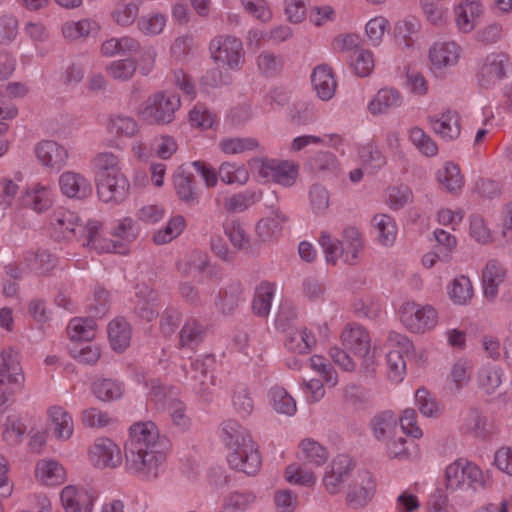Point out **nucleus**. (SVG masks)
Listing matches in <instances>:
<instances>
[{"mask_svg": "<svg viewBox=\"0 0 512 512\" xmlns=\"http://www.w3.org/2000/svg\"><path fill=\"white\" fill-rule=\"evenodd\" d=\"M284 479L293 485L312 488L316 485L318 477L313 470L292 463L285 468Z\"/></svg>", "mask_w": 512, "mask_h": 512, "instance_id": "56", "label": "nucleus"}, {"mask_svg": "<svg viewBox=\"0 0 512 512\" xmlns=\"http://www.w3.org/2000/svg\"><path fill=\"white\" fill-rule=\"evenodd\" d=\"M296 457L304 464L318 468L327 462L329 453L327 448L318 441L304 438L297 446Z\"/></svg>", "mask_w": 512, "mask_h": 512, "instance_id": "31", "label": "nucleus"}, {"mask_svg": "<svg viewBox=\"0 0 512 512\" xmlns=\"http://www.w3.org/2000/svg\"><path fill=\"white\" fill-rule=\"evenodd\" d=\"M165 447L156 424L152 421L136 422L129 428L125 450Z\"/></svg>", "mask_w": 512, "mask_h": 512, "instance_id": "20", "label": "nucleus"}, {"mask_svg": "<svg viewBox=\"0 0 512 512\" xmlns=\"http://www.w3.org/2000/svg\"><path fill=\"white\" fill-rule=\"evenodd\" d=\"M102 224L98 221H89L85 226V245L98 253H119L125 254L127 247L116 244L101 235Z\"/></svg>", "mask_w": 512, "mask_h": 512, "instance_id": "29", "label": "nucleus"}, {"mask_svg": "<svg viewBox=\"0 0 512 512\" xmlns=\"http://www.w3.org/2000/svg\"><path fill=\"white\" fill-rule=\"evenodd\" d=\"M135 313L147 322L158 316L159 303L157 293L153 290H140L136 295Z\"/></svg>", "mask_w": 512, "mask_h": 512, "instance_id": "48", "label": "nucleus"}, {"mask_svg": "<svg viewBox=\"0 0 512 512\" xmlns=\"http://www.w3.org/2000/svg\"><path fill=\"white\" fill-rule=\"evenodd\" d=\"M205 333L202 323L194 318L187 319L179 332V346L192 350L203 341Z\"/></svg>", "mask_w": 512, "mask_h": 512, "instance_id": "50", "label": "nucleus"}, {"mask_svg": "<svg viewBox=\"0 0 512 512\" xmlns=\"http://www.w3.org/2000/svg\"><path fill=\"white\" fill-rule=\"evenodd\" d=\"M433 132L444 141L456 140L462 130L461 116L453 109H444L428 119Z\"/></svg>", "mask_w": 512, "mask_h": 512, "instance_id": "24", "label": "nucleus"}, {"mask_svg": "<svg viewBox=\"0 0 512 512\" xmlns=\"http://www.w3.org/2000/svg\"><path fill=\"white\" fill-rule=\"evenodd\" d=\"M398 423V417L393 411L386 410L376 414L370 421V429L373 436L384 441L395 431Z\"/></svg>", "mask_w": 512, "mask_h": 512, "instance_id": "45", "label": "nucleus"}, {"mask_svg": "<svg viewBox=\"0 0 512 512\" xmlns=\"http://www.w3.org/2000/svg\"><path fill=\"white\" fill-rule=\"evenodd\" d=\"M472 375V363L467 359L457 360L447 375L446 383L453 392H459L468 386Z\"/></svg>", "mask_w": 512, "mask_h": 512, "instance_id": "42", "label": "nucleus"}, {"mask_svg": "<svg viewBox=\"0 0 512 512\" xmlns=\"http://www.w3.org/2000/svg\"><path fill=\"white\" fill-rule=\"evenodd\" d=\"M389 28V20L382 15H377L369 19L365 24V35L368 42L372 46L378 47L383 42L384 36Z\"/></svg>", "mask_w": 512, "mask_h": 512, "instance_id": "64", "label": "nucleus"}, {"mask_svg": "<svg viewBox=\"0 0 512 512\" xmlns=\"http://www.w3.org/2000/svg\"><path fill=\"white\" fill-rule=\"evenodd\" d=\"M60 192L73 199H85L92 193L91 182L81 173L68 170L58 179Z\"/></svg>", "mask_w": 512, "mask_h": 512, "instance_id": "27", "label": "nucleus"}, {"mask_svg": "<svg viewBox=\"0 0 512 512\" xmlns=\"http://www.w3.org/2000/svg\"><path fill=\"white\" fill-rule=\"evenodd\" d=\"M106 130L118 138H132L138 134L139 125L130 116L112 115L107 121Z\"/></svg>", "mask_w": 512, "mask_h": 512, "instance_id": "49", "label": "nucleus"}, {"mask_svg": "<svg viewBox=\"0 0 512 512\" xmlns=\"http://www.w3.org/2000/svg\"><path fill=\"white\" fill-rule=\"evenodd\" d=\"M48 425L54 437L59 441H68L74 433V422L71 414L61 406L47 409Z\"/></svg>", "mask_w": 512, "mask_h": 512, "instance_id": "30", "label": "nucleus"}, {"mask_svg": "<svg viewBox=\"0 0 512 512\" xmlns=\"http://www.w3.org/2000/svg\"><path fill=\"white\" fill-rule=\"evenodd\" d=\"M319 244L326 262L332 265H336L338 260L350 265L358 263L364 248L361 232L352 226L343 230L341 240L332 237L328 232H322Z\"/></svg>", "mask_w": 512, "mask_h": 512, "instance_id": "2", "label": "nucleus"}, {"mask_svg": "<svg viewBox=\"0 0 512 512\" xmlns=\"http://www.w3.org/2000/svg\"><path fill=\"white\" fill-rule=\"evenodd\" d=\"M167 455L166 447L125 450V469L139 479L152 481L165 471Z\"/></svg>", "mask_w": 512, "mask_h": 512, "instance_id": "4", "label": "nucleus"}, {"mask_svg": "<svg viewBox=\"0 0 512 512\" xmlns=\"http://www.w3.org/2000/svg\"><path fill=\"white\" fill-rule=\"evenodd\" d=\"M54 191L48 184L34 182L27 185L17 200L11 212V221L14 226L24 228L30 224L28 210L37 215L47 212L54 204Z\"/></svg>", "mask_w": 512, "mask_h": 512, "instance_id": "3", "label": "nucleus"}, {"mask_svg": "<svg viewBox=\"0 0 512 512\" xmlns=\"http://www.w3.org/2000/svg\"><path fill=\"white\" fill-rule=\"evenodd\" d=\"M503 370L501 367L487 363L482 365L476 374V383L486 394L494 393L502 384Z\"/></svg>", "mask_w": 512, "mask_h": 512, "instance_id": "40", "label": "nucleus"}, {"mask_svg": "<svg viewBox=\"0 0 512 512\" xmlns=\"http://www.w3.org/2000/svg\"><path fill=\"white\" fill-rule=\"evenodd\" d=\"M355 461L347 454L335 456L325 468L322 485L326 493L331 496L338 495L348 487L355 474Z\"/></svg>", "mask_w": 512, "mask_h": 512, "instance_id": "10", "label": "nucleus"}, {"mask_svg": "<svg viewBox=\"0 0 512 512\" xmlns=\"http://www.w3.org/2000/svg\"><path fill=\"white\" fill-rule=\"evenodd\" d=\"M435 176L441 189L451 194H459L465 183L460 167L451 161L445 162Z\"/></svg>", "mask_w": 512, "mask_h": 512, "instance_id": "34", "label": "nucleus"}, {"mask_svg": "<svg viewBox=\"0 0 512 512\" xmlns=\"http://www.w3.org/2000/svg\"><path fill=\"white\" fill-rule=\"evenodd\" d=\"M414 402L424 417L438 418L441 416L440 403L425 387H420L415 391Z\"/></svg>", "mask_w": 512, "mask_h": 512, "instance_id": "57", "label": "nucleus"}, {"mask_svg": "<svg viewBox=\"0 0 512 512\" xmlns=\"http://www.w3.org/2000/svg\"><path fill=\"white\" fill-rule=\"evenodd\" d=\"M267 399L270 407L277 414L292 417L297 413L295 398L283 386H272L268 391Z\"/></svg>", "mask_w": 512, "mask_h": 512, "instance_id": "37", "label": "nucleus"}, {"mask_svg": "<svg viewBox=\"0 0 512 512\" xmlns=\"http://www.w3.org/2000/svg\"><path fill=\"white\" fill-rule=\"evenodd\" d=\"M80 420L85 427L92 429H103L115 423V419L107 411L96 407L84 409L80 414Z\"/></svg>", "mask_w": 512, "mask_h": 512, "instance_id": "61", "label": "nucleus"}, {"mask_svg": "<svg viewBox=\"0 0 512 512\" xmlns=\"http://www.w3.org/2000/svg\"><path fill=\"white\" fill-rule=\"evenodd\" d=\"M510 66L509 57L503 53L488 55L477 74V80L481 87L491 88L506 77V71Z\"/></svg>", "mask_w": 512, "mask_h": 512, "instance_id": "21", "label": "nucleus"}, {"mask_svg": "<svg viewBox=\"0 0 512 512\" xmlns=\"http://www.w3.org/2000/svg\"><path fill=\"white\" fill-rule=\"evenodd\" d=\"M220 180L227 185H245L250 178L248 168L241 163L233 161L222 162L218 168Z\"/></svg>", "mask_w": 512, "mask_h": 512, "instance_id": "44", "label": "nucleus"}, {"mask_svg": "<svg viewBox=\"0 0 512 512\" xmlns=\"http://www.w3.org/2000/svg\"><path fill=\"white\" fill-rule=\"evenodd\" d=\"M376 483L369 471L359 470L346 489V503L353 509L365 506L374 496Z\"/></svg>", "mask_w": 512, "mask_h": 512, "instance_id": "15", "label": "nucleus"}, {"mask_svg": "<svg viewBox=\"0 0 512 512\" xmlns=\"http://www.w3.org/2000/svg\"><path fill=\"white\" fill-rule=\"evenodd\" d=\"M67 333L73 344L90 342L96 336V323L92 318H74L68 324Z\"/></svg>", "mask_w": 512, "mask_h": 512, "instance_id": "46", "label": "nucleus"}, {"mask_svg": "<svg viewBox=\"0 0 512 512\" xmlns=\"http://www.w3.org/2000/svg\"><path fill=\"white\" fill-rule=\"evenodd\" d=\"M398 317L409 332L421 335L435 330L440 322L439 312L433 305L414 301L403 303Z\"/></svg>", "mask_w": 512, "mask_h": 512, "instance_id": "6", "label": "nucleus"}, {"mask_svg": "<svg viewBox=\"0 0 512 512\" xmlns=\"http://www.w3.org/2000/svg\"><path fill=\"white\" fill-rule=\"evenodd\" d=\"M97 498L92 489L76 484L64 486L59 493L64 512H93Z\"/></svg>", "mask_w": 512, "mask_h": 512, "instance_id": "14", "label": "nucleus"}, {"mask_svg": "<svg viewBox=\"0 0 512 512\" xmlns=\"http://www.w3.org/2000/svg\"><path fill=\"white\" fill-rule=\"evenodd\" d=\"M95 181L98 197L105 203L119 204L129 195L130 183L123 172L103 175Z\"/></svg>", "mask_w": 512, "mask_h": 512, "instance_id": "16", "label": "nucleus"}, {"mask_svg": "<svg viewBox=\"0 0 512 512\" xmlns=\"http://www.w3.org/2000/svg\"><path fill=\"white\" fill-rule=\"evenodd\" d=\"M371 233L376 244L381 247H392L397 239L398 226L395 219L385 213L375 214L371 219Z\"/></svg>", "mask_w": 512, "mask_h": 512, "instance_id": "28", "label": "nucleus"}, {"mask_svg": "<svg viewBox=\"0 0 512 512\" xmlns=\"http://www.w3.org/2000/svg\"><path fill=\"white\" fill-rule=\"evenodd\" d=\"M212 60L220 67L238 71L245 61L242 41L234 36L219 35L209 43Z\"/></svg>", "mask_w": 512, "mask_h": 512, "instance_id": "9", "label": "nucleus"}, {"mask_svg": "<svg viewBox=\"0 0 512 512\" xmlns=\"http://www.w3.org/2000/svg\"><path fill=\"white\" fill-rule=\"evenodd\" d=\"M387 376L393 383H400L406 375L405 358L410 355L414 346L412 341L405 335L391 332L388 337Z\"/></svg>", "mask_w": 512, "mask_h": 512, "instance_id": "11", "label": "nucleus"}, {"mask_svg": "<svg viewBox=\"0 0 512 512\" xmlns=\"http://www.w3.org/2000/svg\"><path fill=\"white\" fill-rule=\"evenodd\" d=\"M218 147L226 155H236L255 151L260 145L254 137H225L219 141Z\"/></svg>", "mask_w": 512, "mask_h": 512, "instance_id": "52", "label": "nucleus"}, {"mask_svg": "<svg viewBox=\"0 0 512 512\" xmlns=\"http://www.w3.org/2000/svg\"><path fill=\"white\" fill-rule=\"evenodd\" d=\"M507 277L505 266L498 260H489L482 270L481 285L483 297L494 302L499 294V288Z\"/></svg>", "mask_w": 512, "mask_h": 512, "instance_id": "25", "label": "nucleus"}, {"mask_svg": "<svg viewBox=\"0 0 512 512\" xmlns=\"http://www.w3.org/2000/svg\"><path fill=\"white\" fill-rule=\"evenodd\" d=\"M484 14L483 5L476 0H465L454 7V21L461 33L473 31Z\"/></svg>", "mask_w": 512, "mask_h": 512, "instance_id": "26", "label": "nucleus"}, {"mask_svg": "<svg viewBox=\"0 0 512 512\" xmlns=\"http://www.w3.org/2000/svg\"><path fill=\"white\" fill-rule=\"evenodd\" d=\"M25 432L26 425L23 420L16 415H10L2 426V439L9 446H16L21 443Z\"/></svg>", "mask_w": 512, "mask_h": 512, "instance_id": "60", "label": "nucleus"}, {"mask_svg": "<svg viewBox=\"0 0 512 512\" xmlns=\"http://www.w3.org/2000/svg\"><path fill=\"white\" fill-rule=\"evenodd\" d=\"M407 137L420 154L430 158L438 154V144L423 128L419 126L409 128Z\"/></svg>", "mask_w": 512, "mask_h": 512, "instance_id": "47", "label": "nucleus"}, {"mask_svg": "<svg viewBox=\"0 0 512 512\" xmlns=\"http://www.w3.org/2000/svg\"><path fill=\"white\" fill-rule=\"evenodd\" d=\"M139 13V5L134 1L120 0L111 12L112 20L121 27H129L136 20Z\"/></svg>", "mask_w": 512, "mask_h": 512, "instance_id": "59", "label": "nucleus"}, {"mask_svg": "<svg viewBox=\"0 0 512 512\" xmlns=\"http://www.w3.org/2000/svg\"><path fill=\"white\" fill-rule=\"evenodd\" d=\"M248 165L263 181L274 182L285 187L292 186L299 174V165L288 160L252 158L248 161Z\"/></svg>", "mask_w": 512, "mask_h": 512, "instance_id": "8", "label": "nucleus"}, {"mask_svg": "<svg viewBox=\"0 0 512 512\" xmlns=\"http://www.w3.org/2000/svg\"><path fill=\"white\" fill-rule=\"evenodd\" d=\"M285 344L294 353L307 354L316 344V338L310 329L301 327L290 334Z\"/></svg>", "mask_w": 512, "mask_h": 512, "instance_id": "53", "label": "nucleus"}, {"mask_svg": "<svg viewBox=\"0 0 512 512\" xmlns=\"http://www.w3.org/2000/svg\"><path fill=\"white\" fill-rule=\"evenodd\" d=\"M180 107L179 95L170 91H157L139 106L137 115L149 124L166 125L175 119V113Z\"/></svg>", "mask_w": 512, "mask_h": 512, "instance_id": "5", "label": "nucleus"}, {"mask_svg": "<svg viewBox=\"0 0 512 512\" xmlns=\"http://www.w3.org/2000/svg\"><path fill=\"white\" fill-rule=\"evenodd\" d=\"M275 291V284L269 282H263L257 286L252 304L255 314L263 317L269 314Z\"/></svg>", "mask_w": 512, "mask_h": 512, "instance_id": "58", "label": "nucleus"}, {"mask_svg": "<svg viewBox=\"0 0 512 512\" xmlns=\"http://www.w3.org/2000/svg\"><path fill=\"white\" fill-rule=\"evenodd\" d=\"M403 103L402 94L395 88H382L369 101L367 109L370 114L382 115L398 108Z\"/></svg>", "mask_w": 512, "mask_h": 512, "instance_id": "32", "label": "nucleus"}, {"mask_svg": "<svg viewBox=\"0 0 512 512\" xmlns=\"http://www.w3.org/2000/svg\"><path fill=\"white\" fill-rule=\"evenodd\" d=\"M50 227L57 239L71 240L85 234V226L77 213L64 208L54 211L50 219Z\"/></svg>", "mask_w": 512, "mask_h": 512, "instance_id": "19", "label": "nucleus"}, {"mask_svg": "<svg viewBox=\"0 0 512 512\" xmlns=\"http://www.w3.org/2000/svg\"><path fill=\"white\" fill-rule=\"evenodd\" d=\"M228 451L227 462L232 469L247 475H255L260 470L261 455L251 437H245L240 444H233Z\"/></svg>", "mask_w": 512, "mask_h": 512, "instance_id": "12", "label": "nucleus"}, {"mask_svg": "<svg viewBox=\"0 0 512 512\" xmlns=\"http://www.w3.org/2000/svg\"><path fill=\"white\" fill-rule=\"evenodd\" d=\"M443 478L444 487L450 493L465 489L479 493L491 489L494 482L491 470L464 457L449 463L444 469Z\"/></svg>", "mask_w": 512, "mask_h": 512, "instance_id": "1", "label": "nucleus"}, {"mask_svg": "<svg viewBox=\"0 0 512 512\" xmlns=\"http://www.w3.org/2000/svg\"><path fill=\"white\" fill-rule=\"evenodd\" d=\"M424 484L414 482L402 490L395 499L396 512H418L421 508L419 494L423 493Z\"/></svg>", "mask_w": 512, "mask_h": 512, "instance_id": "43", "label": "nucleus"}, {"mask_svg": "<svg viewBox=\"0 0 512 512\" xmlns=\"http://www.w3.org/2000/svg\"><path fill=\"white\" fill-rule=\"evenodd\" d=\"M25 385V374L19 355L11 350L0 354V407L5 405Z\"/></svg>", "mask_w": 512, "mask_h": 512, "instance_id": "7", "label": "nucleus"}, {"mask_svg": "<svg viewBox=\"0 0 512 512\" xmlns=\"http://www.w3.org/2000/svg\"><path fill=\"white\" fill-rule=\"evenodd\" d=\"M462 47L455 41H436L428 51L430 69L434 73H445L455 67L461 57Z\"/></svg>", "mask_w": 512, "mask_h": 512, "instance_id": "17", "label": "nucleus"}, {"mask_svg": "<svg viewBox=\"0 0 512 512\" xmlns=\"http://www.w3.org/2000/svg\"><path fill=\"white\" fill-rule=\"evenodd\" d=\"M167 25V16L161 12H150L138 18L137 29L148 37L161 34Z\"/></svg>", "mask_w": 512, "mask_h": 512, "instance_id": "55", "label": "nucleus"}, {"mask_svg": "<svg viewBox=\"0 0 512 512\" xmlns=\"http://www.w3.org/2000/svg\"><path fill=\"white\" fill-rule=\"evenodd\" d=\"M95 397L102 402H111L118 400L124 393L122 383L108 378L98 379L92 387Z\"/></svg>", "mask_w": 512, "mask_h": 512, "instance_id": "54", "label": "nucleus"}, {"mask_svg": "<svg viewBox=\"0 0 512 512\" xmlns=\"http://www.w3.org/2000/svg\"><path fill=\"white\" fill-rule=\"evenodd\" d=\"M137 63L135 59H119L111 61L106 67V73L114 80L125 82L135 75Z\"/></svg>", "mask_w": 512, "mask_h": 512, "instance_id": "62", "label": "nucleus"}, {"mask_svg": "<svg viewBox=\"0 0 512 512\" xmlns=\"http://www.w3.org/2000/svg\"><path fill=\"white\" fill-rule=\"evenodd\" d=\"M95 180L103 175L122 172L120 157L110 151L97 153L91 161Z\"/></svg>", "mask_w": 512, "mask_h": 512, "instance_id": "51", "label": "nucleus"}, {"mask_svg": "<svg viewBox=\"0 0 512 512\" xmlns=\"http://www.w3.org/2000/svg\"><path fill=\"white\" fill-rule=\"evenodd\" d=\"M342 345L354 355L368 361L372 359L369 332L358 324H348L341 332Z\"/></svg>", "mask_w": 512, "mask_h": 512, "instance_id": "23", "label": "nucleus"}, {"mask_svg": "<svg viewBox=\"0 0 512 512\" xmlns=\"http://www.w3.org/2000/svg\"><path fill=\"white\" fill-rule=\"evenodd\" d=\"M33 476L40 486L55 488L67 481V470L60 461L45 457L36 461Z\"/></svg>", "mask_w": 512, "mask_h": 512, "instance_id": "22", "label": "nucleus"}, {"mask_svg": "<svg viewBox=\"0 0 512 512\" xmlns=\"http://www.w3.org/2000/svg\"><path fill=\"white\" fill-rule=\"evenodd\" d=\"M100 24L93 19L83 18L78 21H67L61 27L62 36L67 41H77L94 37L100 32Z\"/></svg>", "mask_w": 512, "mask_h": 512, "instance_id": "35", "label": "nucleus"}, {"mask_svg": "<svg viewBox=\"0 0 512 512\" xmlns=\"http://www.w3.org/2000/svg\"><path fill=\"white\" fill-rule=\"evenodd\" d=\"M350 66L358 76H369L375 67L374 53L365 48L355 50L350 57Z\"/></svg>", "mask_w": 512, "mask_h": 512, "instance_id": "63", "label": "nucleus"}, {"mask_svg": "<svg viewBox=\"0 0 512 512\" xmlns=\"http://www.w3.org/2000/svg\"><path fill=\"white\" fill-rule=\"evenodd\" d=\"M311 83L317 96L323 100H330L337 88V82L332 69L326 65L317 66L311 75Z\"/></svg>", "mask_w": 512, "mask_h": 512, "instance_id": "33", "label": "nucleus"}, {"mask_svg": "<svg viewBox=\"0 0 512 512\" xmlns=\"http://www.w3.org/2000/svg\"><path fill=\"white\" fill-rule=\"evenodd\" d=\"M33 151L38 163L48 171L59 172L69 159L68 150L54 140L37 142Z\"/></svg>", "mask_w": 512, "mask_h": 512, "instance_id": "18", "label": "nucleus"}, {"mask_svg": "<svg viewBox=\"0 0 512 512\" xmlns=\"http://www.w3.org/2000/svg\"><path fill=\"white\" fill-rule=\"evenodd\" d=\"M285 217L273 212L267 217L261 218L255 226L257 239L262 243H271L276 241L282 232Z\"/></svg>", "mask_w": 512, "mask_h": 512, "instance_id": "38", "label": "nucleus"}, {"mask_svg": "<svg viewBox=\"0 0 512 512\" xmlns=\"http://www.w3.org/2000/svg\"><path fill=\"white\" fill-rule=\"evenodd\" d=\"M450 301L456 306H467L474 297V287L468 276H455L446 286Z\"/></svg>", "mask_w": 512, "mask_h": 512, "instance_id": "36", "label": "nucleus"}, {"mask_svg": "<svg viewBox=\"0 0 512 512\" xmlns=\"http://www.w3.org/2000/svg\"><path fill=\"white\" fill-rule=\"evenodd\" d=\"M420 29V22L412 16L398 20L394 25V40L401 49H412L416 43L415 36Z\"/></svg>", "mask_w": 512, "mask_h": 512, "instance_id": "39", "label": "nucleus"}, {"mask_svg": "<svg viewBox=\"0 0 512 512\" xmlns=\"http://www.w3.org/2000/svg\"><path fill=\"white\" fill-rule=\"evenodd\" d=\"M87 461L95 469H116L123 461L122 450L112 439L98 437L87 448Z\"/></svg>", "mask_w": 512, "mask_h": 512, "instance_id": "13", "label": "nucleus"}, {"mask_svg": "<svg viewBox=\"0 0 512 512\" xmlns=\"http://www.w3.org/2000/svg\"><path fill=\"white\" fill-rule=\"evenodd\" d=\"M108 339L116 352L124 351L131 341V327L123 318H116L108 324Z\"/></svg>", "mask_w": 512, "mask_h": 512, "instance_id": "41", "label": "nucleus"}]
</instances>
